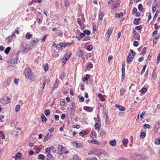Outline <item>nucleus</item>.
Masks as SVG:
<instances>
[{
	"label": "nucleus",
	"mask_w": 160,
	"mask_h": 160,
	"mask_svg": "<svg viewBox=\"0 0 160 160\" xmlns=\"http://www.w3.org/2000/svg\"><path fill=\"white\" fill-rule=\"evenodd\" d=\"M26 77L32 81H33L35 79L34 75L32 73V71L28 68H26L24 71Z\"/></svg>",
	"instance_id": "1"
},
{
	"label": "nucleus",
	"mask_w": 160,
	"mask_h": 160,
	"mask_svg": "<svg viewBox=\"0 0 160 160\" xmlns=\"http://www.w3.org/2000/svg\"><path fill=\"white\" fill-rule=\"evenodd\" d=\"M130 52L132 54V55L131 53H129L127 57V61L128 63L132 61L133 59V58L135 55V52L132 51L131 49L130 50Z\"/></svg>",
	"instance_id": "2"
},
{
	"label": "nucleus",
	"mask_w": 160,
	"mask_h": 160,
	"mask_svg": "<svg viewBox=\"0 0 160 160\" xmlns=\"http://www.w3.org/2000/svg\"><path fill=\"white\" fill-rule=\"evenodd\" d=\"M20 49L23 52H28L29 51V47L27 44L24 43L21 45Z\"/></svg>",
	"instance_id": "3"
},
{
	"label": "nucleus",
	"mask_w": 160,
	"mask_h": 160,
	"mask_svg": "<svg viewBox=\"0 0 160 160\" xmlns=\"http://www.w3.org/2000/svg\"><path fill=\"white\" fill-rule=\"evenodd\" d=\"M39 40L38 38H33L30 44V47L31 48L35 47L38 43Z\"/></svg>",
	"instance_id": "4"
},
{
	"label": "nucleus",
	"mask_w": 160,
	"mask_h": 160,
	"mask_svg": "<svg viewBox=\"0 0 160 160\" xmlns=\"http://www.w3.org/2000/svg\"><path fill=\"white\" fill-rule=\"evenodd\" d=\"M64 148L62 145H60L58 146V153L60 154L64 153L65 154L68 152V151L65 152Z\"/></svg>",
	"instance_id": "5"
},
{
	"label": "nucleus",
	"mask_w": 160,
	"mask_h": 160,
	"mask_svg": "<svg viewBox=\"0 0 160 160\" xmlns=\"http://www.w3.org/2000/svg\"><path fill=\"white\" fill-rule=\"evenodd\" d=\"M10 98L8 96H5L1 100V103L3 104H7L10 102Z\"/></svg>",
	"instance_id": "6"
},
{
	"label": "nucleus",
	"mask_w": 160,
	"mask_h": 160,
	"mask_svg": "<svg viewBox=\"0 0 160 160\" xmlns=\"http://www.w3.org/2000/svg\"><path fill=\"white\" fill-rule=\"evenodd\" d=\"M70 44V43H64L63 42H60L59 44L56 46V48L57 49L60 48L61 47H66L69 46Z\"/></svg>",
	"instance_id": "7"
},
{
	"label": "nucleus",
	"mask_w": 160,
	"mask_h": 160,
	"mask_svg": "<svg viewBox=\"0 0 160 160\" xmlns=\"http://www.w3.org/2000/svg\"><path fill=\"white\" fill-rule=\"evenodd\" d=\"M71 144L72 146L77 148H81L83 147L81 143H78L76 142H72Z\"/></svg>",
	"instance_id": "8"
},
{
	"label": "nucleus",
	"mask_w": 160,
	"mask_h": 160,
	"mask_svg": "<svg viewBox=\"0 0 160 160\" xmlns=\"http://www.w3.org/2000/svg\"><path fill=\"white\" fill-rule=\"evenodd\" d=\"M77 55L80 57L82 58L84 55V54L82 50H79L77 51Z\"/></svg>",
	"instance_id": "9"
},
{
	"label": "nucleus",
	"mask_w": 160,
	"mask_h": 160,
	"mask_svg": "<svg viewBox=\"0 0 160 160\" xmlns=\"http://www.w3.org/2000/svg\"><path fill=\"white\" fill-rule=\"evenodd\" d=\"M52 135V134L51 132L48 133L45 138H44L43 142H46Z\"/></svg>",
	"instance_id": "10"
},
{
	"label": "nucleus",
	"mask_w": 160,
	"mask_h": 160,
	"mask_svg": "<svg viewBox=\"0 0 160 160\" xmlns=\"http://www.w3.org/2000/svg\"><path fill=\"white\" fill-rule=\"evenodd\" d=\"M160 123L159 122H157L155 124V128L154 129V132H157L158 130V129L159 128Z\"/></svg>",
	"instance_id": "11"
},
{
	"label": "nucleus",
	"mask_w": 160,
	"mask_h": 160,
	"mask_svg": "<svg viewBox=\"0 0 160 160\" xmlns=\"http://www.w3.org/2000/svg\"><path fill=\"white\" fill-rule=\"evenodd\" d=\"M71 55V52H69L68 53H67L66 55L64 56L63 58L65 59L66 60H68L69 59Z\"/></svg>",
	"instance_id": "12"
},
{
	"label": "nucleus",
	"mask_w": 160,
	"mask_h": 160,
	"mask_svg": "<svg viewBox=\"0 0 160 160\" xmlns=\"http://www.w3.org/2000/svg\"><path fill=\"white\" fill-rule=\"evenodd\" d=\"M115 107L118 108L120 111H124L125 110V109L123 107L119 105L116 104L115 105Z\"/></svg>",
	"instance_id": "13"
},
{
	"label": "nucleus",
	"mask_w": 160,
	"mask_h": 160,
	"mask_svg": "<svg viewBox=\"0 0 160 160\" xmlns=\"http://www.w3.org/2000/svg\"><path fill=\"white\" fill-rule=\"evenodd\" d=\"M100 154H101L103 155H104L108 157L109 155L108 153L106 152L104 150H101L100 151Z\"/></svg>",
	"instance_id": "14"
},
{
	"label": "nucleus",
	"mask_w": 160,
	"mask_h": 160,
	"mask_svg": "<svg viewBox=\"0 0 160 160\" xmlns=\"http://www.w3.org/2000/svg\"><path fill=\"white\" fill-rule=\"evenodd\" d=\"M113 29V28L112 27H109V28H108L107 32L108 34V38L109 37L110 35H111Z\"/></svg>",
	"instance_id": "15"
},
{
	"label": "nucleus",
	"mask_w": 160,
	"mask_h": 160,
	"mask_svg": "<svg viewBox=\"0 0 160 160\" xmlns=\"http://www.w3.org/2000/svg\"><path fill=\"white\" fill-rule=\"evenodd\" d=\"M122 77H123L125 76V68L124 67V64H122Z\"/></svg>",
	"instance_id": "16"
},
{
	"label": "nucleus",
	"mask_w": 160,
	"mask_h": 160,
	"mask_svg": "<svg viewBox=\"0 0 160 160\" xmlns=\"http://www.w3.org/2000/svg\"><path fill=\"white\" fill-rule=\"evenodd\" d=\"M109 144L112 146H114L116 144V141L115 140H110L109 141Z\"/></svg>",
	"instance_id": "17"
},
{
	"label": "nucleus",
	"mask_w": 160,
	"mask_h": 160,
	"mask_svg": "<svg viewBox=\"0 0 160 160\" xmlns=\"http://www.w3.org/2000/svg\"><path fill=\"white\" fill-rule=\"evenodd\" d=\"M78 22L79 26L81 27V28H83L84 26L83 23L81 22L80 18L78 19Z\"/></svg>",
	"instance_id": "18"
},
{
	"label": "nucleus",
	"mask_w": 160,
	"mask_h": 160,
	"mask_svg": "<svg viewBox=\"0 0 160 160\" xmlns=\"http://www.w3.org/2000/svg\"><path fill=\"white\" fill-rule=\"evenodd\" d=\"M54 148L55 147H49L46 148V151L47 153H50L51 149Z\"/></svg>",
	"instance_id": "19"
},
{
	"label": "nucleus",
	"mask_w": 160,
	"mask_h": 160,
	"mask_svg": "<svg viewBox=\"0 0 160 160\" xmlns=\"http://www.w3.org/2000/svg\"><path fill=\"white\" fill-rule=\"evenodd\" d=\"M32 37V35L29 32H27L25 36L26 38L28 39H29Z\"/></svg>",
	"instance_id": "20"
},
{
	"label": "nucleus",
	"mask_w": 160,
	"mask_h": 160,
	"mask_svg": "<svg viewBox=\"0 0 160 160\" xmlns=\"http://www.w3.org/2000/svg\"><path fill=\"white\" fill-rule=\"evenodd\" d=\"M47 160H54V158L50 153H48L47 155Z\"/></svg>",
	"instance_id": "21"
},
{
	"label": "nucleus",
	"mask_w": 160,
	"mask_h": 160,
	"mask_svg": "<svg viewBox=\"0 0 160 160\" xmlns=\"http://www.w3.org/2000/svg\"><path fill=\"white\" fill-rule=\"evenodd\" d=\"M156 72H157L156 68H155L154 69L153 71L152 74V78H154L156 77V76L157 75Z\"/></svg>",
	"instance_id": "22"
},
{
	"label": "nucleus",
	"mask_w": 160,
	"mask_h": 160,
	"mask_svg": "<svg viewBox=\"0 0 160 160\" xmlns=\"http://www.w3.org/2000/svg\"><path fill=\"white\" fill-rule=\"evenodd\" d=\"M141 20V19L140 18L137 19L135 18L134 19L133 22L135 25H138Z\"/></svg>",
	"instance_id": "23"
},
{
	"label": "nucleus",
	"mask_w": 160,
	"mask_h": 160,
	"mask_svg": "<svg viewBox=\"0 0 160 160\" xmlns=\"http://www.w3.org/2000/svg\"><path fill=\"white\" fill-rule=\"evenodd\" d=\"M90 142L94 144H100V142L98 140H96L95 139H92L91 141Z\"/></svg>",
	"instance_id": "24"
},
{
	"label": "nucleus",
	"mask_w": 160,
	"mask_h": 160,
	"mask_svg": "<svg viewBox=\"0 0 160 160\" xmlns=\"http://www.w3.org/2000/svg\"><path fill=\"white\" fill-rule=\"evenodd\" d=\"M123 12H121L120 13H116L115 15V17L116 18H120L121 17L123 16Z\"/></svg>",
	"instance_id": "25"
},
{
	"label": "nucleus",
	"mask_w": 160,
	"mask_h": 160,
	"mask_svg": "<svg viewBox=\"0 0 160 160\" xmlns=\"http://www.w3.org/2000/svg\"><path fill=\"white\" fill-rule=\"evenodd\" d=\"M41 117L42 118V121L43 122L44 121L46 122L47 121V118L43 114H41Z\"/></svg>",
	"instance_id": "26"
},
{
	"label": "nucleus",
	"mask_w": 160,
	"mask_h": 160,
	"mask_svg": "<svg viewBox=\"0 0 160 160\" xmlns=\"http://www.w3.org/2000/svg\"><path fill=\"white\" fill-rule=\"evenodd\" d=\"M128 139L126 138H124L122 141V142L123 144V145L125 146H127V144L128 142Z\"/></svg>",
	"instance_id": "27"
},
{
	"label": "nucleus",
	"mask_w": 160,
	"mask_h": 160,
	"mask_svg": "<svg viewBox=\"0 0 160 160\" xmlns=\"http://www.w3.org/2000/svg\"><path fill=\"white\" fill-rule=\"evenodd\" d=\"M155 143L158 145L160 144V138H157L155 139Z\"/></svg>",
	"instance_id": "28"
},
{
	"label": "nucleus",
	"mask_w": 160,
	"mask_h": 160,
	"mask_svg": "<svg viewBox=\"0 0 160 160\" xmlns=\"http://www.w3.org/2000/svg\"><path fill=\"white\" fill-rule=\"evenodd\" d=\"M125 91L126 90L125 89L123 88H121L120 90V94L121 95H123Z\"/></svg>",
	"instance_id": "29"
},
{
	"label": "nucleus",
	"mask_w": 160,
	"mask_h": 160,
	"mask_svg": "<svg viewBox=\"0 0 160 160\" xmlns=\"http://www.w3.org/2000/svg\"><path fill=\"white\" fill-rule=\"evenodd\" d=\"M50 110L48 109H47L44 111V113L45 115L47 116H48L50 113Z\"/></svg>",
	"instance_id": "30"
},
{
	"label": "nucleus",
	"mask_w": 160,
	"mask_h": 160,
	"mask_svg": "<svg viewBox=\"0 0 160 160\" xmlns=\"http://www.w3.org/2000/svg\"><path fill=\"white\" fill-rule=\"evenodd\" d=\"M98 98L102 101H104L105 100V98H103L102 96V94L101 93H99L98 94Z\"/></svg>",
	"instance_id": "31"
},
{
	"label": "nucleus",
	"mask_w": 160,
	"mask_h": 160,
	"mask_svg": "<svg viewBox=\"0 0 160 160\" xmlns=\"http://www.w3.org/2000/svg\"><path fill=\"white\" fill-rule=\"evenodd\" d=\"M151 127L150 125L147 124H144L143 125V128H150Z\"/></svg>",
	"instance_id": "32"
},
{
	"label": "nucleus",
	"mask_w": 160,
	"mask_h": 160,
	"mask_svg": "<svg viewBox=\"0 0 160 160\" xmlns=\"http://www.w3.org/2000/svg\"><path fill=\"white\" fill-rule=\"evenodd\" d=\"M100 125H99L98 123H96L95 125V129L97 130H99L100 129Z\"/></svg>",
	"instance_id": "33"
},
{
	"label": "nucleus",
	"mask_w": 160,
	"mask_h": 160,
	"mask_svg": "<svg viewBox=\"0 0 160 160\" xmlns=\"http://www.w3.org/2000/svg\"><path fill=\"white\" fill-rule=\"evenodd\" d=\"M43 68L45 71L48 70V64H45L43 65Z\"/></svg>",
	"instance_id": "34"
},
{
	"label": "nucleus",
	"mask_w": 160,
	"mask_h": 160,
	"mask_svg": "<svg viewBox=\"0 0 160 160\" xmlns=\"http://www.w3.org/2000/svg\"><path fill=\"white\" fill-rule=\"evenodd\" d=\"M147 50V48H146L144 47L143 49V50L141 52V53H140V55L143 56L145 53H146Z\"/></svg>",
	"instance_id": "35"
},
{
	"label": "nucleus",
	"mask_w": 160,
	"mask_h": 160,
	"mask_svg": "<svg viewBox=\"0 0 160 160\" xmlns=\"http://www.w3.org/2000/svg\"><path fill=\"white\" fill-rule=\"evenodd\" d=\"M10 49L11 48L10 47H8L5 50L4 52L6 54H7L9 52L10 50Z\"/></svg>",
	"instance_id": "36"
},
{
	"label": "nucleus",
	"mask_w": 160,
	"mask_h": 160,
	"mask_svg": "<svg viewBox=\"0 0 160 160\" xmlns=\"http://www.w3.org/2000/svg\"><path fill=\"white\" fill-rule=\"evenodd\" d=\"M38 158L39 159L44 160L45 158L44 155L42 154H40L38 155Z\"/></svg>",
	"instance_id": "37"
},
{
	"label": "nucleus",
	"mask_w": 160,
	"mask_h": 160,
	"mask_svg": "<svg viewBox=\"0 0 160 160\" xmlns=\"http://www.w3.org/2000/svg\"><path fill=\"white\" fill-rule=\"evenodd\" d=\"M103 16L104 14L103 13H101L99 15V20L102 21V19H103Z\"/></svg>",
	"instance_id": "38"
},
{
	"label": "nucleus",
	"mask_w": 160,
	"mask_h": 160,
	"mask_svg": "<svg viewBox=\"0 0 160 160\" xmlns=\"http://www.w3.org/2000/svg\"><path fill=\"white\" fill-rule=\"evenodd\" d=\"M93 108L91 107H87L86 108V110L89 112H91L93 110Z\"/></svg>",
	"instance_id": "39"
},
{
	"label": "nucleus",
	"mask_w": 160,
	"mask_h": 160,
	"mask_svg": "<svg viewBox=\"0 0 160 160\" xmlns=\"http://www.w3.org/2000/svg\"><path fill=\"white\" fill-rule=\"evenodd\" d=\"M93 67V65L92 63H89L88 65L87 66V69H90L92 68Z\"/></svg>",
	"instance_id": "40"
},
{
	"label": "nucleus",
	"mask_w": 160,
	"mask_h": 160,
	"mask_svg": "<svg viewBox=\"0 0 160 160\" xmlns=\"http://www.w3.org/2000/svg\"><path fill=\"white\" fill-rule=\"evenodd\" d=\"M22 157V154L18 152L16 155L15 157L18 159H20Z\"/></svg>",
	"instance_id": "41"
},
{
	"label": "nucleus",
	"mask_w": 160,
	"mask_h": 160,
	"mask_svg": "<svg viewBox=\"0 0 160 160\" xmlns=\"http://www.w3.org/2000/svg\"><path fill=\"white\" fill-rule=\"evenodd\" d=\"M59 82V80L58 79H56L55 83L54 84L53 87L54 88H57L58 86V83Z\"/></svg>",
	"instance_id": "42"
},
{
	"label": "nucleus",
	"mask_w": 160,
	"mask_h": 160,
	"mask_svg": "<svg viewBox=\"0 0 160 160\" xmlns=\"http://www.w3.org/2000/svg\"><path fill=\"white\" fill-rule=\"evenodd\" d=\"M20 106L19 105H17L15 108V111L18 112L20 108Z\"/></svg>",
	"instance_id": "43"
},
{
	"label": "nucleus",
	"mask_w": 160,
	"mask_h": 160,
	"mask_svg": "<svg viewBox=\"0 0 160 160\" xmlns=\"http://www.w3.org/2000/svg\"><path fill=\"white\" fill-rule=\"evenodd\" d=\"M64 4L65 6L66 7H68L69 5V1L68 0H65L64 1Z\"/></svg>",
	"instance_id": "44"
},
{
	"label": "nucleus",
	"mask_w": 160,
	"mask_h": 160,
	"mask_svg": "<svg viewBox=\"0 0 160 160\" xmlns=\"http://www.w3.org/2000/svg\"><path fill=\"white\" fill-rule=\"evenodd\" d=\"M146 136V133L144 132H142L140 134V137L141 138H143Z\"/></svg>",
	"instance_id": "45"
},
{
	"label": "nucleus",
	"mask_w": 160,
	"mask_h": 160,
	"mask_svg": "<svg viewBox=\"0 0 160 160\" xmlns=\"http://www.w3.org/2000/svg\"><path fill=\"white\" fill-rule=\"evenodd\" d=\"M138 9L140 11H142L143 8L142 7V5L141 4H139L138 5Z\"/></svg>",
	"instance_id": "46"
},
{
	"label": "nucleus",
	"mask_w": 160,
	"mask_h": 160,
	"mask_svg": "<svg viewBox=\"0 0 160 160\" xmlns=\"http://www.w3.org/2000/svg\"><path fill=\"white\" fill-rule=\"evenodd\" d=\"M65 103V100L63 99L61 100L60 102V104L62 106L64 105Z\"/></svg>",
	"instance_id": "47"
},
{
	"label": "nucleus",
	"mask_w": 160,
	"mask_h": 160,
	"mask_svg": "<svg viewBox=\"0 0 160 160\" xmlns=\"http://www.w3.org/2000/svg\"><path fill=\"white\" fill-rule=\"evenodd\" d=\"M0 137L2 139L5 138V136L3 135L2 132L1 131H0Z\"/></svg>",
	"instance_id": "48"
},
{
	"label": "nucleus",
	"mask_w": 160,
	"mask_h": 160,
	"mask_svg": "<svg viewBox=\"0 0 160 160\" xmlns=\"http://www.w3.org/2000/svg\"><path fill=\"white\" fill-rule=\"evenodd\" d=\"M85 33V35L86 34L87 35H89L90 34V32L89 30H84L83 32Z\"/></svg>",
	"instance_id": "49"
},
{
	"label": "nucleus",
	"mask_w": 160,
	"mask_h": 160,
	"mask_svg": "<svg viewBox=\"0 0 160 160\" xmlns=\"http://www.w3.org/2000/svg\"><path fill=\"white\" fill-rule=\"evenodd\" d=\"M89 78V75L86 74L85 76L83 78V81L85 82V80H87Z\"/></svg>",
	"instance_id": "50"
},
{
	"label": "nucleus",
	"mask_w": 160,
	"mask_h": 160,
	"mask_svg": "<svg viewBox=\"0 0 160 160\" xmlns=\"http://www.w3.org/2000/svg\"><path fill=\"white\" fill-rule=\"evenodd\" d=\"M106 133V131L104 130H102L101 131L100 133V135L101 136H103L104 134Z\"/></svg>",
	"instance_id": "51"
},
{
	"label": "nucleus",
	"mask_w": 160,
	"mask_h": 160,
	"mask_svg": "<svg viewBox=\"0 0 160 160\" xmlns=\"http://www.w3.org/2000/svg\"><path fill=\"white\" fill-rule=\"evenodd\" d=\"M146 67V65H145L143 67V68L142 69L141 71V74H143L144 73Z\"/></svg>",
	"instance_id": "52"
},
{
	"label": "nucleus",
	"mask_w": 160,
	"mask_h": 160,
	"mask_svg": "<svg viewBox=\"0 0 160 160\" xmlns=\"http://www.w3.org/2000/svg\"><path fill=\"white\" fill-rule=\"evenodd\" d=\"M41 148L42 147L41 146L38 147L37 148V149L36 151V153L37 154L39 153L40 150L41 149Z\"/></svg>",
	"instance_id": "53"
},
{
	"label": "nucleus",
	"mask_w": 160,
	"mask_h": 160,
	"mask_svg": "<svg viewBox=\"0 0 160 160\" xmlns=\"http://www.w3.org/2000/svg\"><path fill=\"white\" fill-rule=\"evenodd\" d=\"M147 91V89L146 88H143L141 89L142 92L143 93H145Z\"/></svg>",
	"instance_id": "54"
},
{
	"label": "nucleus",
	"mask_w": 160,
	"mask_h": 160,
	"mask_svg": "<svg viewBox=\"0 0 160 160\" xmlns=\"http://www.w3.org/2000/svg\"><path fill=\"white\" fill-rule=\"evenodd\" d=\"M159 12L158 11H157L155 14L154 15V18H153V20H154L157 17L159 13Z\"/></svg>",
	"instance_id": "55"
},
{
	"label": "nucleus",
	"mask_w": 160,
	"mask_h": 160,
	"mask_svg": "<svg viewBox=\"0 0 160 160\" xmlns=\"http://www.w3.org/2000/svg\"><path fill=\"white\" fill-rule=\"evenodd\" d=\"M87 49L89 51H91L92 50V47L91 45L88 46L87 47Z\"/></svg>",
	"instance_id": "56"
},
{
	"label": "nucleus",
	"mask_w": 160,
	"mask_h": 160,
	"mask_svg": "<svg viewBox=\"0 0 160 160\" xmlns=\"http://www.w3.org/2000/svg\"><path fill=\"white\" fill-rule=\"evenodd\" d=\"M160 61V53L159 54L157 57V59L156 61V62L157 64L159 63Z\"/></svg>",
	"instance_id": "57"
},
{
	"label": "nucleus",
	"mask_w": 160,
	"mask_h": 160,
	"mask_svg": "<svg viewBox=\"0 0 160 160\" xmlns=\"http://www.w3.org/2000/svg\"><path fill=\"white\" fill-rule=\"evenodd\" d=\"M46 37L47 36L46 35H44V36L43 37L42 39V42L45 41V40L46 38Z\"/></svg>",
	"instance_id": "58"
},
{
	"label": "nucleus",
	"mask_w": 160,
	"mask_h": 160,
	"mask_svg": "<svg viewBox=\"0 0 160 160\" xmlns=\"http://www.w3.org/2000/svg\"><path fill=\"white\" fill-rule=\"evenodd\" d=\"M138 42L137 41H135L133 43V46L134 47H137L138 46Z\"/></svg>",
	"instance_id": "59"
},
{
	"label": "nucleus",
	"mask_w": 160,
	"mask_h": 160,
	"mask_svg": "<svg viewBox=\"0 0 160 160\" xmlns=\"http://www.w3.org/2000/svg\"><path fill=\"white\" fill-rule=\"evenodd\" d=\"M146 114V112L144 111H143L142 112L141 114L140 115V117L141 118H143V116L145 115Z\"/></svg>",
	"instance_id": "60"
},
{
	"label": "nucleus",
	"mask_w": 160,
	"mask_h": 160,
	"mask_svg": "<svg viewBox=\"0 0 160 160\" xmlns=\"http://www.w3.org/2000/svg\"><path fill=\"white\" fill-rule=\"evenodd\" d=\"M112 59V56H109L108 58V61L110 62Z\"/></svg>",
	"instance_id": "61"
},
{
	"label": "nucleus",
	"mask_w": 160,
	"mask_h": 160,
	"mask_svg": "<svg viewBox=\"0 0 160 160\" xmlns=\"http://www.w3.org/2000/svg\"><path fill=\"white\" fill-rule=\"evenodd\" d=\"M65 74L64 73H63V74L61 76L60 79L62 80L65 78Z\"/></svg>",
	"instance_id": "62"
},
{
	"label": "nucleus",
	"mask_w": 160,
	"mask_h": 160,
	"mask_svg": "<svg viewBox=\"0 0 160 160\" xmlns=\"http://www.w3.org/2000/svg\"><path fill=\"white\" fill-rule=\"evenodd\" d=\"M142 28L141 26H137L136 27L135 29L137 30H140Z\"/></svg>",
	"instance_id": "63"
},
{
	"label": "nucleus",
	"mask_w": 160,
	"mask_h": 160,
	"mask_svg": "<svg viewBox=\"0 0 160 160\" xmlns=\"http://www.w3.org/2000/svg\"><path fill=\"white\" fill-rule=\"evenodd\" d=\"M54 118L56 120H58L59 118V116L58 115H54Z\"/></svg>",
	"instance_id": "64"
}]
</instances>
